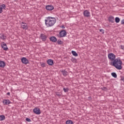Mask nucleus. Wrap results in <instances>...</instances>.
Wrapping results in <instances>:
<instances>
[{"instance_id": "obj_36", "label": "nucleus", "mask_w": 124, "mask_h": 124, "mask_svg": "<svg viewBox=\"0 0 124 124\" xmlns=\"http://www.w3.org/2000/svg\"><path fill=\"white\" fill-rule=\"evenodd\" d=\"M88 99H89V100H92V97L91 96L88 97Z\"/></svg>"}, {"instance_id": "obj_1", "label": "nucleus", "mask_w": 124, "mask_h": 124, "mask_svg": "<svg viewBox=\"0 0 124 124\" xmlns=\"http://www.w3.org/2000/svg\"><path fill=\"white\" fill-rule=\"evenodd\" d=\"M45 21L46 26L47 28H49L50 27H53L56 23L57 20L55 17L48 16L46 18Z\"/></svg>"}, {"instance_id": "obj_18", "label": "nucleus", "mask_w": 124, "mask_h": 124, "mask_svg": "<svg viewBox=\"0 0 124 124\" xmlns=\"http://www.w3.org/2000/svg\"><path fill=\"white\" fill-rule=\"evenodd\" d=\"M61 72L62 73L63 76H67L68 75V73L65 70H62L61 71Z\"/></svg>"}, {"instance_id": "obj_4", "label": "nucleus", "mask_w": 124, "mask_h": 124, "mask_svg": "<svg viewBox=\"0 0 124 124\" xmlns=\"http://www.w3.org/2000/svg\"><path fill=\"white\" fill-rule=\"evenodd\" d=\"M20 24L21 25V28L23 30H28V29H29V27H28V24H27V23L22 22H20Z\"/></svg>"}, {"instance_id": "obj_28", "label": "nucleus", "mask_w": 124, "mask_h": 124, "mask_svg": "<svg viewBox=\"0 0 124 124\" xmlns=\"http://www.w3.org/2000/svg\"><path fill=\"white\" fill-rule=\"evenodd\" d=\"M45 66H46V64H45V63H43L41 64L42 67H45Z\"/></svg>"}, {"instance_id": "obj_34", "label": "nucleus", "mask_w": 124, "mask_h": 124, "mask_svg": "<svg viewBox=\"0 0 124 124\" xmlns=\"http://www.w3.org/2000/svg\"><path fill=\"white\" fill-rule=\"evenodd\" d=\"M61 28H62V29H65V27H64V25L62 26H61Z\"/></svg>"}, {"instance_id": "obj_32", "label": "nucleus", "mask_w": 124, "mask_h": 124, "mask_svg": "<svg viewBox=\"0 0 124 124\" xmlns=\"http://www.w3.org/2000/svg\"><path fill=\"white\" fill-rule=\"evenodd\" d=\"M121 25H124V19L121 20Z\"/></svg>"}, {"instance_id": "obj_33", "label": "nucleus", "mask_w": 124, "mask_h": 124, "mask_svg": "<svg viewBox=\"0 0 124 124\" xmlns=\"http://www.w3.org/2000/svg\"><path fill=\"white\" fill-rule=\"evenodd\" d=\"M120 48H121V49H122V50H124V46L121 45V46H120Z\"/></svg>"}, {"instance_id": "obj_24", "label": "nucleus", "mask_w": 124, "mask_h": 124, "mask_svg": "<svg viewBox=\"0 0 124 124\" xmlns=\"http://www.w3.org/2000/svg\"><path fill=\"white\" fill-rule=\"evenodd\" d=\"M111 76L112 77H114V78H117V74H116V73H112Z\"/></svg>"}, {"instance_id": "obj_31", "label": "nucleus", "mask_w": 124, "mask_h": 124, "mask_svg": "<svg viewBox=\"0 0 124 124\" xmlns=\"http://www.w3.org/2000/svg\"><path fill=\"white\" fill-rule=\"evenodd\" d=\"M0 13H2V7H0Z\"/></svg>"}, {"instance_id": "obj_9", "label": "nucleus", "mask_w": 124, "mask_h": 124, "mask_svg": "<svg viewBox=\"0 0 124 124\" xmlns=\"http://www.w3.org/2000/svg\"><path fill=\"white\" fill-rule=\"evenodd\" d=\"M83 15L84 17H86V18H89V17L91 16V13L89 12L88 10H85L83 12Z\"/></svg>"}, {"instance_id": "obj_16", "label": "nucleus", "mask_w": 124, "mask_h": 124, "mask_svg": "<svg viewBox=\"0 0 124 124\" xmlns=\"http://www.w3.org/2000/svg\"><path fill=\"white\" fill-rule=\"evenodd\" d=\"M50 41H51L52 42H57V38L55 36H51L49 38Z\"/></svg>"}, {"instance_id": "obj_13", "label": "nucleus", "mask_w": 124, "mask_h": 124, "mask_svg": "<svg viewBox=\"0 0 124 124\" xmlns=\"http://www.w3.org/2000/svg\"><path fill=\"white\" fill-rule=\"evenodd\" d=\"M6 37H7L6 36L4 35V34L0 33V39H1L4 41H5V40H6Z\"/></svg>"}, {"instance_id": "obj_5", "label": "nucleus", "mask_w": 124, "mask_h": 124, "mask_svg": "<svg viewBox=\"0 0 124 124\" xmlns=\"http://www.w3.org/2000/svg\"><path fill=\"white\" fill-rule=\"evenodd\" d=\"M40 38L42 39V41L45 42L47 40V35H45V34L42 33L40 35Z\"/></svg>"}, {"instance_id": "obj_20", "label": "nucleus", "mask_w": 124, "mask_h": 124, "mask_svg": "<svg viewBox=\"0 0 124 124\" xmlns=\"http://www.w3.org/2000/svg\"><path fill=\"white\" fill-rule=\"evenodd\" d=\"M71 52L73 56H75V57H78V54L76 53L75 51L72 50Z\"/></svg>"}, {"instance_id": "obj_8", "label": "nucleus", "mask_w": 124, "mask_h": 124, "mask_svg": "<svg viewBox=\"0 0 124 124\" xmlns=\"http://www.w3.org/2000/svg\"><path fill=\"white\" fill-rule=\"evenodd\" d=\"M54 6L52 5H48L46 6V9L47 11H52V10H54Z\"/></svg>"}, {"instance_id": "obj_30", "label": "nucleus", "mask_w": 124, "mask_h": 124, "mask_svg": "<svg viewBox=\"0 0 124 124\" xmlns=\"http://www.w3.org/2000/svg\"><path fill=\"white\" fill-rule=\"evenodd\" d=\"M56 95H57V96H61V95H61V94H60L59 93H57Z\"/></svg>"}, {"instance_id": "obj_17", "label": "nucleus", "mask_w": 124, "mask_h": 124, "mask_svg": "<svg viewBox=\"0 0 124 124\" xmlns=\"http://www.w3.org/2000/svg\"><path fill=\"white\" fill-rule=\"evenodd\" d=\"M5 66V62L0 61V67L3 68H4Z\"/></svg>"}, {"instance_id": "obj_21", "label": "nucleus", "mask_w": 124, "mask_h": 124, "mask_svg": "<svg viewBox=\"0 0 124 124\" xmlns=\"http://www.w3.org/2000/svg\"><path fill=\"white\" fill-rule=\"evenodd\" d=\"M66 124H73V122L71 120H67L66 122Z\"/></svg>"}, {"instance_id": "obj_7", "label": "nucleus", "mask_w": 124, "mask_h": 124, "mask_svg": "<svg viewBox=\"0 0 124 124\" xmlns=\"http://www.w3.org/2000/svg\"><path fill=\"white\" fill-rule=\"evenodd\" d=\"M1 47L4 51H8V47H7V45L5 43L2 42L1 44Z\"/></svg>"}, {"instance_id": "obj_29", "label": "nucleus", "mask_w": 124, "mask_h": 124, "mask_svg": "<svg viewBox=\"0 0 124 124\" xmlns=\"http://www.w3.org/2000/svg\"><path fill=\"white\" fill-rule=\"evenodd\" d=\"M100 31L102 32V33H104V30L103 29H100Z\"/></svg>"}, {"instance_id": "obj_10", "label": "nucleus", "mask_w": 124, "mask_h": 124, "mask_svg": "<svg viewBox=\"0 0 124 124\" xmlns=\"http://www.w3.org/2000/svg\"><path fill=\"white\" fill-rule=\"evenodd\" d=\"M33 112L35 113V114H36V115H40V114H41V111H40V109L38 108H35L33 110Z\"/></svg>"}, {"instance_id": "obj_23", "label": "nucleus", "mask_w": 124, "mask_h": 124, "mask_svg": "<svg viewBox=\"0 0 124 124\" xmlns=\"http://www.w3.org/2000/svg\"><path fill=\"white\" fill-rule=\"evenodd\" d=\"M120 18H119L118 17H115V22L116 23H120Z\"/></svg>"}, {"instance_id": "obj_37", "label": "nucleus", "mask_w": 124, "mask_h": 124, "mask_svg": "<svg viewBox=\"0 0 124 124\" xmlns=\"http://www.w3.org/2000/svg\"><path fill=\"white\" fill-rule=\"evenodd\" d=\"M121 81H123V82H124V78H122L121 79Z\"/></svg>"}, {"instance_id": "obj_27", "label": "nucleus", "mask_w": 124, "mask_h": 124, "mask_svg": "<svg viewBox=\"0 0 124 124\" xmlns=\"http://www.w3.org/2000/svg\"><path fill=\"white\" fill-rule=\"evenodd\" d=\"M1 7H2V9H5V7H6L5 4H2L1 6Z\"/></svg>"}, {"instance_id": "obj_2", "label": "nucleus", "mask_w": 124, "mask_h": 124, "mask_svg": "<svg viewBox=\"0 0 124 124\" xmlns=\"http://www.w3.org/2000/svg\"><path fill=\"white\" fill-rule=\"evenodd\" d=\"M122 64L123 62L120 58H117L110 62L111 65L114 66L118 70H121L123 68V66H122Z\"/></svg>"}, {"instance_id": "obj_11", "label": "nucleus", "mask_w": 124, "mask_h": 124, "mask_svg": "<svg viewBox=\"0 0 124 124\" xmlns=\"http://www.w3.org/2000/svg\"><path fill=\"white\" fill-rule=\"evenodd\" d=\"M21 62L22 63H24V64H28L29 63V60H28L25 57H23L21 59Z\"/></svg>"}, {"instance_id": "obj_6", "label": "nucleus", "mask_w": 124, "mask_h": 124, "mask_svg": "<svg viewBox=\"0 0 124 124\" xmlns=\"http://www.w3.org/2000/svg\"><path fill=\"white\" fill-rule=\"evenodd\" d=\"M60 37H64L66 36V31L65 30H62L59 32Z\"/></svg>"}, {"instance_id": "obj_3", "label": "nucleus", "mask_w": 124, "mask_h": 124, "mask_svg": "<svg viewBox=\"0 0 124 124\" xmlns=\"http://www.w3.org/2000/svg\"><path fill=\"white\" fill-rule=\"evenodd\" d=\"M108 59L112 62L116 60V55L114 53H110L108 54Z\"/></svg>"}, {"instance_id": "obj_38", "label": "nucleus", "mask_w": 124, "mask_h": 124, "mask_svg": "<svg viewBox=\"0 0 124 124\" xmlns=\"http://www.w3.org/2000/svg\"><path fill=\"white\" fill-rule=\"evenodd\" d=\"M107 88H106V87H103V91H105V90H106Z\"/></svg>"}, {"instance_id": "obj_15", "label": "nucleus", "mask_w": 124, "mask_h": 124, "mask_svg": "<svg viewBox=\"0 0 124 124\" xmlns=\"http://www.w3.org/2000/svg\"><path fill=\"white\" fill-rule=\"evenodd\" d=\"M46 62L48 65H53L54 64V61H53V60L52 59H48Z\"/></svg>"}, {"instance_id": "obj_22", "label": "nucleus", "mask_w": 124, "mask_h": 124, "mask_svg": "<svg viewBox=\"0 0 124 124\" xmlns=\"http://www.w3.org/2000/svg\"><path fill=\"white\" fill-rule=\"evenodd\" d=\"M57 43L58 45H62V41L61 39H59L57 41Z\"/></svg>"}, {"instance_id": "obj_12", "label": "nucleus", "mask_w": 124, "mask_h": 124, "mask_svg": "<svg viewBox=\"0 0 124 124\" xmlns=\"http://www.w3.org/2000/svg\"><path fill=\"white\" fill-rule=\"evenodd\" d=\"M3 103L4 105H8L11 103V102L9 99H4L3 100Z\"/></svg>"}, {"instance_id": "obj_19", "label": "nucleus", "mask_w": 124, "mask_h": 124, "mask_svg": "<svg viewBox=\"0 0 124 124\" xmlns=\"http://www.w3.org/2000/svg\"><path fill=\"white\" fill-rule=\"evenodd\" d=\"M5 120V116L4 115H0V121H4Z\"/></svg>"}, {"instance_id": "obj_14", "label": "nucleus", "mask_w": 124, "mask_h": 124, "mask_svg": "<svg viewBox=\"0 0 124 124\" xmlns=\"http://www.w3.org/2000/svg\"><path fill=\"white\" fill-rule=\"evenodd\" d=\"M108 20L110 23H115V19L114 18V16H110L108 18Z\"/></svg>"}, {"instance_id": "obj_35", "label": "nucleus", "mask_w": 124, "mask_h": 124, "mask_svg": "<svg viewBox=\"0 0 124 124\" xmlns=\"http://www.w3.org/2000/svg\"><path fill=\"white\" fill-rule=\"evenodd\" d=\"M7 95H10V92H8L7 93Z\"/></svg>"}, {"instance_id": "obj_25", "label": "nucleus", "mask_w": 124, "mask_h": 124, "mask_svg": "<svg viewBox=\"0 0 124 124\" xmlns=\"http://www.w3.org/2000/svg\"><path fill=\"white\" fill-rule=\"evenodd\" d=\"M26 122H29V123H31V119H30L29 118H26Z\"/></svg>"}, {"instance_id": "obj_26", "label": "nucleus", "mask_w": 124, "mask_h": 124, "mask_svg": "<svg viewBox=\"0 0 124 124\" xmlns=\"http://www.w3.org/2000/svg\"><path fill=\"white\" fill-rule=\"evenodd\" d=\"M63 90L64 93H67L69 90L68 88H64L63 89Z\"/></svg>"}]
</instances>
